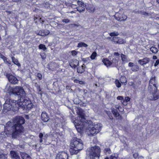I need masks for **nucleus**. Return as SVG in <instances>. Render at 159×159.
Here are the masks:
<instances>
[{"label":"nucleus","mask_w":159,"mask_h":159,"mask_svg":"<svg viewBox=\"0 0 159 159\" xmlns=\"http://www.w3.org/2000/svg\"><path fill=\"white\" fill-rule=\"evenodd\" d=\"M79 116L74 121V124L77 131L80 132L87 129L86 132L89 131V136H93L99 133L101 130L102 125L100 123L93 124L91 121L89 123L86 122L84 113L82 109H80L77 113Z\"/></svg>","instance_id":"1"},{"label":"nucleus","mask_w":159,"mask_h":159,"mask_svg":"<svg viewBox=\"0 0 159 159\" xmlns=\"http://www.w3.org/2000/svg\"><path fill=\"white\" fill-rule=\"evenodd\" d=\"M25 122L24 118L21 116L15 117L13 122L9 121L4 126L5 133L7 136L12 135V137L16 138L19 134L23 131L24 127L22 125Z\"/></svg>","instance_id":"2"},{"label":"nucleus","mask_w":159,"mask_h":159,"mask_svg":"<svg viewBox=\"0 0 159 159\" xmlns=\"http://www.w3.org/2000/svg\"><path fill=\"white\" fill-rule=\"evenodd\" d=\"M157 82L155 76H152L149 81L148 91L149 93L148 98L150 100H156L159 98V90H157Z\"/></svg>","instance_id":"3"},{"label":"nucleus","mask_w":159,"mask_h":159,"mask_svg":"<svg viewBox=\"0 0 159 159\" xmlns=\"http://www.w3.org/2000/svg\"><path fill=\"white\" fill-rule=\"evenodd\" d=\"M83 148V144L82 141L80 139L74 138L70 143V148L69 151L71 154H75Z\"/></svg>","instance_id":"4"},{"label":"nucleus","mask_w":159,"mask_h":159,"mask_svg":"<svg viewBox=\"0 0 159 159\" xmlns=\"http://www.w3.org/2000/svg\"><path fill=\"white\" fill-rule=\"evenodd\" d=\"M120 54L118 52H115L113 55L109 56L108 58L103 59L102 61L107 67L111 66H115L118 64Z\"/></svg>","instance_id":"5"},{"label":"nucleus","mask_w":159,"mask_h":159,"mask_svg":"<svg viewBox=\"0 0 159 159\" xmlns=\"http://www.w3.org/2000/svg\"><path fill=\"white\" fill-rule=\"evenodd\" d=\"M3 110L5 112L10 110L11 109L14 111H17L19 108V101L12 100L9 98L7 99L3 105Z\"/></svg>","instance_id":"6"},{"label":"nucleus","mask_w":159,"mask_h":159,"mask_svg":"<svg viewBox=\"0 0 159 159\" xmlns=\"http://www.w3.org/2000/svg\"><path fill=\"white\" fill-rule=\"evenodd\" d=\"M101 152L100 147L95 146L89 149L87 153L89 155L90 159H99Z\"/></svg>","instance_id":"7"},{"label":"nucleus","mask_w":159,"mask_h":159,"mask_svg":"<svg viewBox=\"0 0 159 159\" xmlns=\"http://www.w3.org/2000/svg\"><path fill=\"white\" fill-rule=\"evenodd\" d=\"M19 103V108H21L23 109L27 108L29 110L33 107V105L29 99L25 98L18 100Z\"/></svg>","instance_id":"8"},{"label":"nucleus","mask_w":159,"mask_h":159,"mask_svg":"<svg viewBox=\"0 0 159 159\" xmlns=\"http://www.w3.org/2000/svg\"><path fill=\"white\" fill-rule=\"evenodd\" d=\"M13 94L19 96L20 97V99L25 98V93L23 89L20 86H16L14 88Z\"/></svg>","instance_id":"9"},{"label":"nucleus","mask_w":159,"mask_h":159,"mask_svg":"<svg viewBox=\"0 0 159 159\" xmlns=\"http://www.w3.org/2000/svg\"><path fill=\"white\" fill-rule=\"evenodd\" d=\"M9 81L12 84H16L18 83V80L15 76L10 74H7L6 75Z\"/></svg>","instance_id":"10"},{"label":"nucleus","mask_w":159,"mask_h":159,"mask_svg":"<svg viewBox=\"0 0 159 159\" xmlns=\"http://www.w3.org/2000/svg\"><path fill=\"white\" fill-rule=\"evenodd\" d=\"M68 154L65 151H61L57 155L55 159H68Z\"/></svg>","instance_id":"11"},{"label":"nucleus","mask_w":159,"mask_h":159,"mask_svg":"<svg viewBox=\"0 0 159 159\" xmlns=\"http://www.w3.org/2000/svg\"><path fill=\"white\" fill-rule=\"evenodd\" d=\"M115 18L118 21H124L126 20L127 17L124 14H120L118 12L116 13L115 16Z\"/></svg>","instance_id":"12"},{"label":"nucleus","mask_w":159,"mask_h":159,"mask_svg":"<svg viewBox=\"0 0 159 159\" xmlns=\"http://www.w3.org/2000/svg\"><path fill=\"white\" fill-rule=\"evenodd\" d=\"M150 61L149 58L145 57L143 59L140 60L138 61V63L141 65L144 66V65L148 63Z\"/></svg>","instance_id":"13"},{"label":"nucleus","mask_w":159,"mask_h":159,"mask_svg":"<svg viewBox=\"0 0 159 159\" xmlns=\"http://www.w3.org/2000/svg\"><path fill=\"white\" fill-rule=\"evenodd\" d=\"M10 154L12 158L15 159H19L20 158L18 154L15 151H11Z\"/></svg>","instance_id":"14"},{"label":"nucleus","mask_w":159,"mask_h":159,"mask_svg":"<svg viewBox=\"0 0 159 159\" xmlns=\"http://www.w3.org/2000/svg\"><path fill=\"white\" fill-rule=\"evenodd\" d=\"M42 119L43 121L46 122L49 120V117L47 114L45 112H43L41 114Z\"/></svg>","instance_id":"15"},{"label":"nucleus","mask_w":159,"mask_h":159,"mask_svg":"<svg viewBox=\"0 0 159 159\" xmlns=\"http://www.w3.org/2000/svg\"><path fill=\"white\" fill-rule=\"evenodd\" d=\"M6 89L7 90L8 93L10 95L14 94V88L10 87L9 85H7L6 87Z\"/></svg>","instance_id":"16"},{"label":"nucleus","mask_w":159,"mask_h":159,"mask_svg":"<svg viewBox=\"0 0 159 159\" xmlns=\"http://www.w3.org/2000/svg\"><path fill=\"white\" fill-rule=\"evenodd\" d=\"M121 60L124 63H127L130 61L129 60H128L126 55L123 54H121Z\"/></svg>","instance_id":"17"},{"label":"nucleus","mask_w":159,"mask_h":159,"mask_svg":"<svg viewBox=\"0 0 159 159\" xmlns=\"http://www.w3.org/2000/svg\"><path fill=\"white\" fill-rule=\"evenodd\" d=\"M87 11L90 12H92L94 11L95 10V7L92 5H90L87 8Z\"/></svg>","instance_id":"18"},{"label":"nucleus","mask_w":159,"mask_h":159,"mask_svg":"<svg viewBox=\"0 0 159 159\" xmlns=\"http://www.w3.org/2000/svg\"><path fill=\"white\" fill-rule=\"evenodd\" d=\"M11 59L13 62L18 67L20 66L21 65L17 59H16L14 57H12Z\"/></svg>","instance_id":"19"},{"label":"nucleus","mask_w":159,"mask_h":159,"mask_svg":"<svg viewBox=\"0 0 159 159\" xmlns=\"http://www.w3.org/2000/svg\"><path fill=\"white\" fill-rule=\"evenodd\" d=\"M84 71V66L83 65L81 67L78 68L77 69V71L79 73H82Z\"/></svg>","instance_id":"20"},{"label":"nucleus","mask_w":159,"mask_h":159,"mask_svg":"<svg viewBox=\"0 0 159 159\" xmlns=\"http://www.w3.org/2000/svg\"><path fill=\"white\" fill-rule=\"evenodd\" d=\"M88 45L86 44L83 43V42H80L78 43L77 47L78 48H81V47H88Z\"/></svg>","instance_id":"21"},{"label":"nucleus","mask_w":159,"mask_h":159,"mask_svg":"<svg viewBox=\"0 0 159 159\" xmlns=\"http://www.w3.org/2000/svg\"><path fill=\"white\" fill-rule=\"evenodd\" d=\"M130 100V98L129 97H125V100L124 99L123 102H122V103L124 105H126L127 104V102L129 101Z\"/></svg>","instance_id":"22"},{"label":"nucleus","mask_w":159,"mask_h":159,"mask_svg":"<svg viewBox=\"0 0 159 159\" xmlns=\"http://www.w3.org/2000/svg\"><path fill=\"white\" fill-rule=\"evenodd\" d=\"M23 159H31L30 157L27 154L23 153L21 155Z\"/></svg>","instance_id":"23"},{"label":"nucleus","mask_w":159,"mask_h":159,"mask_svg":"<svg viewBox=\"0 0 159 159\" xmlns=\"http://www.w3.org/2000/svg\"><path fill=\"white\" fill-rule=\"evenodd\" d=\"M112 112L115 117H118L119 116V114L116 109L114 108L112 109Z\"/></svg>","instance_id":"24"},{"label":"nucleus","mask_w":159,"mask_h":159,"mask_svg":"<svg viewBox=\"0 0 159 159\" xmlns=\"http://www.w3.org/2000/svg\"><path fill=\"white\" fill-rule=\"evenodd\" d=\"M139 69V66L137 65H134L131 68V70L133 71H137Z\"/></svg>","instance_id":"25"},{"label":"nucleus","mask_w":159,"mask_h":159,"mask_svg":"<svg viewBox=\"0 0 159 159\" xmlns=\"http://www.w3.org/2000/svg\"><path fill=\"white\" fill-rule=\"evenodd\" d=\"M120 81L121 83L126 84L127 82L126 78L125 77L123 76H121L120 79Z\"/></svg>","instance_id":"26"},{"label":"nucleus","mask_w":159,"mask_h":159,"mask_svg":"<svg viewBox=\"0 0 159 159\" xmlns=\"http://www.w3.org/2000/svg\"><path fill=\"white\" fill-rule=\"evenodd\" d=\"M85 6L78 7H76L77 10L79 12H81L84 11Z\"/></svg>","instance_id":"27"},{"label":"nucleus","mask_w":159,"mask_h":159,"mask_svg":"<svg viewBox=\"0 0 159 159\" xmlns=\"http://www.w3.org/2000/svg\"><path fill=\"white\" fill-rule=\"evenodd\" d=\"M150 50L152 53H156L158 52L157 49L156 48L154 47H151Z\"/></svg>","instance_id":"28"},{"label":"nucleus","mask_w":159,"mask_h":159,"mask_svg":"<svg viewBox=\"0 0 159 159\" xmlns=\"http://www.w3.org/2000/svg\"><path fill=\"white\" fill-rule=\"evenodd\" d=\"M55 123L56 124V125H57L58 124H59L60 123H61L62 122V120L59 118L58 117H56L55 118Z\"/></svg>","instance_id":"29"},{"label":"nucleus","mask_w":159,"mask_h":159,"mask_svg":"<svg viewBox=\"0 0 159 159\" xmlns=\"http://www.w3.org/2000/svg\"><path fill=\"white\" fill-rule=\"evenodd\" d=\"M39 48L40 49H42L43 51H45L46 50L47 48L45 45L43 44H40L39 46Z\"/></svg>","instance_id":"30"},{"label":"nucleus","mask_w":159,"mask_h":159,"mask_svg":"<svg viewBox=\"0 0 159 159\" xmlns=\"http://www.w3.org/2000/svg\"><path fill=\"white\" fill-rule=\"evenodd\" d=\"M97 56V53L95 52H93L91 55L90 57L92 60H94Z\"/></svg>","instance_id":"31"},{"label":"nucleus","mask_w":159,"mask_h":159,"mask_svg":"<svg viewBox=\"0 0 159 159\" xmlns=\"http://www.w3.org/2000/svg\"><path fill=\"white\" fill-rule=\"evenodd\" d=\"M115 84L116 86L118 88H120L121 86V83L120 82L119 80H116L115 81Z\"/></svg>","instance_id":"32"},{"label":"nucleus","mask_w":159,"mask_h":159,"mask_svg":"<svg viewBox=\"0 0 159 159\" xmlns=\"http://www.w3.org/2000/svg\"><path fill=\"white\" fill-rule=\"evenodd\" d=\"M129 84L130 86H132L133 88L135 89L136 88L135 84L133 81L129 82Z\"/></svg>","instance_id":"33"},{"label":"nucleus","mask_w":159,"mask_h":159,"mask_svg":"<svg viewBox=\"0 0 159 159\" xmlns=\"http://www.w3.org/2000/svg\"><path fill=\"white\" fill-rule=\"evenodd\" d=\"M77 3L79 6V7L85 6L83 2L80 1H77Z\"/></svg>","instance_id":"34"},{"label":"nucleus","mask_w":159,"mask_h":159,"mask_svg":"<svg viewBox=\"0 0 159 159\" xmlns=\"http://www.w3.org/2000/svg\"><path fill=\"white\" fill-rule=\"evenodd\" d=\"M118 41V43L119 44H122L125 43V41L123 40V39L120 38H119Z\"/></svg>","instance_id":"35"},{"label":"nucleus","mask_w":159,"mask_h":159,"mask_svg":"<svg viewBox=\"0 0 159 159\" xmlns=\"http://www.w3.org/2000/svg\"><path fill=\"white\" fill-rule=\"evenodd\" d=\"M118 34V33L117 32H114L110 33V35L111 36H117Z\"/></svg>","instance_id":"36"},{"label":"nucleus","mask_w":159,"mask_h":159,"mask_svg":"<svg viewBox=\"0 0 159 159\" xmlns=\"http://www.w3.org/2000/svg\"><path fill=\"white\" fill-rule=\"evenodd\" d=\"M40 138L39 141L40 143L43 142V134L42 133H40L39 135Z\"/></svg>","instance_id":"37"},{"label":"nucleus","mask_w":159,"mask_h":159,"mask_svg":"<svg viewBox=\"0 0 159 159\" xmlns=\"http://www.w3.org/2000/svg\"><path fill=\"white\" fill-rule=\"evenodd\" d=\"M118 39L119 38L117 37H114L112 38L113 41L116 43H118Z\"/></svg>","instance_id":"38"},{"label":"nucleus","mask_w":159,"mask_h":159,"mask_svg":"<svg viewBox=\"0 0 159 159\" xmlns=\"http://www.w3.org/2000/svg\"><path fill=\"white\" fill-rule=\"evenodd\" d=\"M111 152V150L110 148H105L104 150V152L105 153H110Z\"/></svg>","instance_id":"39"},{"label":"nucleus","mask_w":159,"mask_h":159,"mask_svg":"<svg viewBox=\"0 0 159 159\" xmlns=\"http://www.w3.org/2000/svg\"><path fill=\"white\" fill-rule=\"evenodd\" d=\"M0 159H7V157L6 155L4 154H2L0 155Z\"/></svg>","instance_id":"40"},{"label":"nucleus","mask_w":159,"mask_h":159,"mask_svg":"<svg viewBox=\"0 0 159 159\" xmlns=\"http://www.w3.org/2000/svg\"><path fill=\"white\" fill-rule=\"evenodd\" d=\"M71 53L72 56H75L77 54L78 52L75 50H73L71 51Z\"/></svg>","instance_id":"41"},{"label":"nucleus","mask_w":159,"mask_h":159,"mask_svg":"<svg viewBox=\"0 0 159 159\" xmlns=\"http://www.w3.org/2000/svg\"><path fill=\"white\" fill-rule=\"evenodd\" d=\"M43 33L44 35H46L49 34L50 33L49 31L48 30H43Z\"/></svg>","instance_id":"42"},{"label":"nucleus","mask_w":159,"mask_h":159,"mask_svg":"<svg viewBox=\"0 0 159 159\" xmlns=\"http://www.w3.org/2000/svg\"><path fill=\"white\" fill-rule=\"evenodd\" d=\"M82 61L84 62H87L89 60V57H87L86 58H83L82 59Z\"/></svg>","instance_id":"43"},{"label":"nucleus","mask_w":159,"mask_h":159,"mask_svg":"<svg viewBox=\"0 0 159 159\" xmlns=\"http://www.w3.org/2000/svg\"><path fill=\"white\" fill-rule=\"evenodd\" d=\"M117 99L118 100H120L121 101V102H123L124 100V98L122 96H119L117 98Z\"/></svg>","instance_id":"44"},{"label":"nucleus","mask_w":159,"mask_h":159,"mask_svg":"<svg viewBox=\"0 0 159 159\" xmlns=\"http://www.w3.org/2000/svg\"><path fill=\"white\" fill-rule=\"evenodd\" d=\"M37 34L39 35L43 36H44V34L43 33V30L39 31V32Z\"/></svg>","instance_id":"45"},{"label":"nucleus","mask_w":159,"mask_h":159,"mask_svg":"<svg viewBox=\"0 0 159 159\" xmlns=\"http://www.w3.org/2000/svg\"><path fill=\"white\" fill-rule=\"evenodd\" d=\"M70 20L68 19H64L62 20V22L65 23H68L69 22Z\"/></svg>","instance_id":"46"},{"label":"nucleus","mask_w":159,"mask_h":159,"mask_svg":"<svg viewBox=\"0 0 159 159\" xmlns=\"http://www.w3.org/2000/svg\"><path fill=\"white\" fill-rule=\"evenodd\" d=\"M37 76L39 79L41 80L42 79V75L41 74L38 73Z\"/></svg>","instance_id":"47"},{"label":"nucleus","mask_w":159,"mask_h":159,"mask_svg":"<svg viewBox=\"0 0 159 159\" xmlns=\"http://www.w3.org/2000/svg\"><path fill=\"white\" fill-rule=\"evenodd\" d=\"M134 63L131 62H130L128 64V66L129 67H131V68L133 67V66L134 65Z\"/></svg>","instance_id":"48"},{"label":"nucleus","mask_w":159,"mask_h":159,"mask_svg":"<svg viewBox=\"0 0 159 159\" xmlns=\"http://www.w3.org/2000/svg\"><path fill=\"white\" fill-rule=\"evenodd\" d=\"M159 64V59H157L155 63L154 64V66H157Z\"/></svg>","instance_id":"49"},{"label":"nucleus","mask_w":159,"mask_h":159,"mask_svg":"<svg viewBox=\"0 0 159 159\" xmlns=\"http://www.w3.org/2000/svg\"><path fill=\"white\" fill-rule=\"evenodd\" d=\"M41 57L43 59H45L46 57V55L44 53H43L41 54Z\"/></svg>","instance_id":"50"},{"label":"nucleus","mask_w":159,"mask_h":159,"mask_svg":"<svg viewBox=\"0 0 159 159\" xmlns=\"http://www.w3.org/2000/svg\"><path fill=\"white\" fill-rule=\"evenodd\" d=\"M2 59L3 60L4 62L5 63H6L8 61L7 58L5 57H3V58Z\"/></svg>","instance_id":"51"},{"label":"nucleus","mask_w":159,"mask_h":159,"mask_svg":"<svg viewBox=\"0 0 159 159\" xmlns=\"http://www.w3.org/2000/svg\"><path fill=\"white\" fill-rule=\"evenodd\" d=\"M70 6L73 8H75L76 7V4H73L71 3L70 4Z\"/></svg>","instance_id":"52"},{"label":"nucleus","mask_w":159,"mask_h":159,"mask_svg":"<svg viewBox=\"0 0 159 159\" xmlns=\"http://www.w3.org/2000/svg\"><path fill=\"white\" fill-rule=\"evenodd\" d=\"M48 135L47 134H46L44 135H43V139H46L48 137Z\"/></svg>","instance_id":"53"},{"label":"nucleus","mask_w":159,"mask_h":159,"mask_svg":"<svg viewBox=\"0 0 159 159\" xmlns=\"http://www.w3.org/2000/svg\"><path fill=\"white\" fill-rule=\"evenodd\" d=\"M79 84H85V83L83 81H80Z\"/></svg>","instance_id":"54"},{"label":"nucleus","mask_w":159,"mask_h":159,"mask_svg":"<svg viewBox=\"0 0 159 159\" xmlns=\"http://www.w3.org/2000/svg\"><path fill=\"white\" fill-rule=\"evenodd\" d=\"M80 80H74V82L75 83H79Z\"/></svg>","instance_id":"55"},{"label":"nucleus","mask_w":159,"mask_h":159,"mask_svg":"<svg viewBox=\"0 0 159 159\" xmlns=\"http://www.w3.org/2000/svg\"><path fill=\"white\" fill-rule=\"evenodd\" d=\"M138 156V154L137 153H135L133 154V157L134 158Z\"/></svg>","instance_id":"56"},{"label":"nucleus","mask_w":159,"mask_h":159,"mask_svg":"<svg viewBox=\"0 0 159 159\" xmlns=\"http://www.w3.org/2000/svg\"><path fill=\"white\" fill-rule=\"evenodd\" d=\"M71 25L73 27L77 26V27H78L79 26V25H76V24H72Z\"/></svg>","instance_id":"57"},{"label":"nucleus","mask_w":159,"mask_h":159,"mask_svg":"<svg viewBox=\"0 0 159 159\" xmlns=\"http://www.w3.org/2000/svg\"><path fill=\"white\" fill-rule=\"evenodd\" d=\"M5 56H4L1 53H0V57L2 59L3 58V57H4Z\"/></svg>","instance_id":"58"},{"label":"nucleus","mask_w":159,"mask_h":159,"mask_svg":"<svg viewBox=\"0 0 159 159\" xmlns=\"http://www.w3.org/2000/svg\"><path fill=\"white\" fill-rule=\"evenodd\" d=\"M10 65L11 64V62L9 61H7V62L6 63Z\"/></svg>","instance_id":"59"},{"label":"nucleus","mask_w":159,"mask_h":159,"mask_svg":"<svg viewBox=\"0 0 159 159\" xmlns=\"http://www.w3.org/2000/svg\"><path fill=\"white\" fill-rule=\"evenodd\" d=\"M157 57L156 56H153V59H157Z\"/></svg>","instance_id":"60"},{"label":"nucleus","mask_w":159,"mask_h":159,"mask_svg":"<svg viewBox=\"0 0 159 159\" xmlns=\"http://www.w3.org/2000/svg\"><path fill=\"white\" fill-rule=\"evenodd\" d=\"M12 1L14 2H18L19 1V0H12Z\"/></svg>","instance_id":"61"},{"label":"nucleus","mask_w":159,"mask_h":159,"mask_svg":"<svg viewBox=\"0 0 159 159\" xmlns=\"http://www.w3.org/2000/svg\"><path fill=\"white\" fill-rule=\"evenodd\" d=\"M70 13L71 14L75 13V12L74 11H72L70 12Z\"/></svg>","instance_id":"62"},{"label":"nucleus","mask_w":159,"mask_h":159,"mask_svg":"<svg viewBox=\"0 0 159 159\" xmlns=\"http://www.w3.org/2000/svg\"><path fill=\"white\" fill-rule=\"evenodd\" d=\"M157 1L158 3H159V0H157Z\"/></svg>","instance_id":"63"},{"label":"nucleus","mask_w":159,"mask_h":159,"mask_svg":"<svg viewBox=\"0 0 159 159\" xmlns=\"http://www.w3.org/2000/svg\"><path fill=\"white\" fill-rule=\"evenodd\" d=\"M116 107V108L119 109V107H118L117 106Z\"/></svg>","instance_id":"64"}]
</instances>
